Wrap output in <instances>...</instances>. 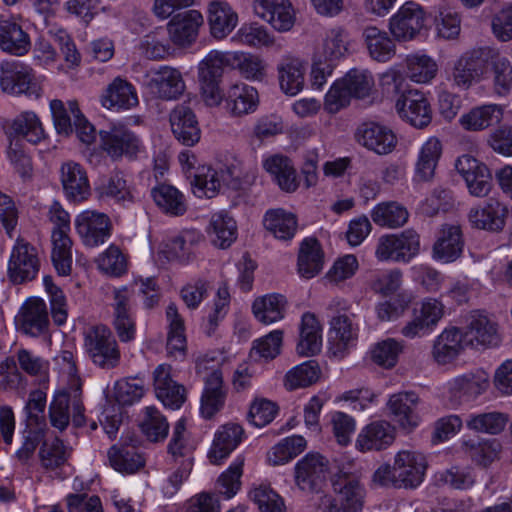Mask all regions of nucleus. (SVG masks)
I'll list each match as a JSON object with an SVG mask.
<instances>
[{"instance_id":"1","label":"nucleus","mask_w":512,"mask_h":512,"mask_svg":"<svg viewBox=\"0 0 512 512\" xmlns=\"http://www.w3.org/2000/svg\"><path fill=\"white\" fill-rule=\"evenodd\" d=\"M427 469L425 456L411 449L399 450L393 458V464L380 465L372 476L374 485L381 487L413 489L424 480Z\"/></svg>"},{"instance_id":"2","label":"nucleus","mask_w":512,"mask_h":512,"mask_svg":"<svg viewBox=\"0 0 512 512\" xmlns=\"http://www.w3.org/2000/svg\"><path fill=\"white\" fill-rule=\"evenodd\" d=\"M9 146L7 156L22 177L31 172V160L24 150L22 140L37 145L46 138L40 117L30 110L19 113L8 125Z\"/></svg>"},{"instance_id":"3","label":"nucleus","mask_w":512,"mask_h":512,"mask_svg":"<svg viewBox=\"0 0 512 512\" xmlns=\"http://www.w3.org/2000/svg\"><path fill=\"white\" fill-rule=\"evenodd\" d=\"M196 374L204 383L200 411L209 419L218 413L225 404L226 391L221 362L207 355L196 361Z\"/></svg>"},{"instance_id":"4","label":"nucleus","mask_w":512,"mask_h":512,"mask_svg":"<svg viewBox=\"0 0 512 512\" xmlns=\"http://www.w3.org/2000/svg\"><path fill=\"white\" fill-rule=\"evenodd\" d=\"M336 497L325 494L319 498L321 512H359L363 507L364 488L357 476L339 472L332 478Z\"/></svg>"},{"instance_id":"5","label":"nucleus","mask_w":512,"mask_h":512,"mask_svg":"<svg viewBox=\"0 0 512 512\" xmlns=\"http://www.w3.org/2000/svg\"><path fill=\"white\" fill-rule=\"evenodd\" d=\"M446 306L438 298L424 297L414 303L410 319L400 333L406 339L422 338L431 334L446 315Z\"/></svg>"},{"instance_id":"6","label":"nucleus","mask_w":512,"mask_h":512,"mask_svg":"<svg viewBox=\"0 0 512 512\" xmlns=\"http://www.w3.org/2000/svg\"><path fill=\"white\" fill-rule=\"evenodd\" d=\"M349 307L347 300L338 297L332 299L328 305V309L332 313H336L330 320L328 341L332 353L339 357L353 347L358 338V326L352 317L346 314Z\"/></svg>"},{"instance_id":"7","label":"nucleus","mask_w":512,"mask_h":512,"mask_svg":"<svg viewBox=\"0 0 512 512\" xmlns=\"http://www.w3.org/2000/svg\"><path fill=\"white\" fill-rule=\"evenodd\" d=\"M84 346L92 362L101 368H114L120 361L117 341L104 325L94 326L85 333Z\"/></svg>"},{"instance_id":"8","label":"nucleus","mask_w":512,"mask_h":512,"mask_svg":"<svg viewBox=\"0 0 512 512\" xmlns=\"http://www.w3.org/2000/svg\"><path fill=\"white\" fill-rule=\"evenodd\" d=\"M41 261L35 246L24 239H17L11 249L7 275L14 284L33 281L40 270Z\"/></svg>"},{"instance_id":"9","label":"nucleus","mask_w":512,"mask_h":512,"mask_svg":"<svg viewBox=\"0 0 512 512\" xmlns=\"http://www.w3.org/2000/svg\"><path fill=\"white\" fill-rule=\"evenodd\" d=\"M0 86L11 95L24 94L34 99L42 95V88L35 80L32 68L20 61L1 63Z\"/></svg>"},{"instance_id":"10","label":"nucleus","mask_w":512,"mask_h":512,"mask_svg":"<svg viewBox=\"0 0 512 512\" xmlns=\"http://www.w3.org/2000/svg\"><path fill=\"white\" fill-rule=\"evenodd\" d=\"M74 227L82 244L88 248H97L106 243L112 235L113 228L107 214L91 209L75 216Z\"/></svg>"},{"instance_id":"11","label":"nucleus","mask_w":512,"mask_h":512,"mask_svg":"<svg viewBox=\"0 0 512 512\" xmlns=\"http://www.w3.org/2000/svg\"><path fill=\"white\" fill-rule=\"evenodd\" d=\"M420 250L419 235L406 230L398 235L390 234L379 238L375 256L379 261L409 262Z\"/></svg>"},{"instance_id":"12","label":"nucleus","mask_w":512,"mask_h":512,"mask_svg":"<svg viewBox=\"0 0 512 512\" xmlns=\"http://www.w3.org/2000/svg\"><path fill=\"white\" fill-rule=\"evenodd\" d=\"M101 147L113 160L123 157L136 159L143 152V144L139 137L122 124L113 125L100 132Z\"/></svg>"},{"instance_id":"13","label":"nucleus","mask_w":512,"mask_h":512,"mask_svg":"<svg viewBox=\"0 0 512 512\" xmlns=\"http://www.w3.org/2000/svg\"><path fill=\"white\" fill-rule=\"evenodd\" d=\"M15 325L19 332L30 337L47 335L50 318L45 301L35 296L27 298L15 317Z\"/></svg>"},{"instance_id":"14","label":"nucleus","mask_w":512,"mask_h":512,"mask_svg":"<svg viewBox=\"0 0 512 512\" xmlns=\"http://www.w3.org/2000/svg\"><path fill=\"white\" fill-rule=\"evenodd\" d=\"M426 13L415 1H407L389 19V30L397 40L414 39L424 28Z\"/></svg>"},{"instance_id":"15","label":"nucleus","mask_w":512,"mask_h":512,"mask_svg":"<svg viewBox=\"0 0 512 512\" xmlns=\"http://www.w3.org/2000/svg\"><path fill=\"white\" fill-rule=\"evenodd\" d=\"M455 168L464 179L471 196L485 198L490 194L493 187L492 175L484 163L464 154L457 158Z\"/></svg>"},{"instance_id":"16","label":"nucleus","mask_w":512,"mask_h":512,"mask_svg":"<svg viewBox=\"0 0 512 512\" xmlns=\"http://www.w3.org/2000/svg\"><path fill=\"white\" fill-rule=\"evenodd\" d=\"M354 137L359 145L377 155L390 154L398 143L395 132L389 126L374 121L360 124Z\"/></svg>"},{"instance_id":"17","label":"nucleus","mask_w":512,"mask_h":512,"mask_svg":"<svg viewBox=\"0 0 512 512\" xmlns=\"http://www.w3.org/2000/svg\"><path fill=\"white\" fill-rule=\"evenodd\" d=\"M72 390V394L65 391L57 393L49 406L51 425L60 431L68 426L71 412L76 426H82L84 423V407L80 390Z\"/></svg>"},{"instance_id":"18","label":"nucleus","mask_w":512,"mask_h":512,"mask_svg":"<svg viewBox=\"0 0 512 512\" xmlns=\"http://www.w3.org/2000/svg\"><path fill=\"white\" fill-rule=\"evenodd\" d=\"M329 471L328 460L318 453H309L294 467L295 485L304 492H314L325 482Z\"/></svg>"},{"instance_id":"19","label":"nucleus","mask_w":512,"mask_h":512,"mask_svg":"<svg viewBox=\"0 0 512 512\" xmlns=\"http://www.w3.org/2000/svg\"><path fill=\"white\" fill-rule=\"evenodd\" d=\"M307 63L302 57L284 54L276 66L280 91L286 96H296L303 91L306 80Z\"/></svg>"},{"instance_id":"20","label":"nucleus","mask_w":512,"mask_h":512,"mask_svg":"<svg viewBox=\"0 0 512 512\" xmlns=\"http://www.w3.org/2000/svg\"><path fill=\"white\" fill-rule=\"evenodd\" d=\"M253 11L277 32L290 31L296 22V12L290 0H254Z\"/></svg>"},{"instance_id":"21","label":"nucleus","mask_w":512,"mask_h":512,"mask_svg":"<svg viewBox=\"0 0 512 512\" xmlns=\"http://www.w3.org/2000/svg\"><path fill=\"white\" fill-rule=\"evenodd\" d=\"M462 336L466 346L476 349L495 347L500 343L496 322L479 311L470 315Z\"/></svg>"},{"instance_id":"22","label":"nucleus","mask_w":512,"mask_h":512,"mask_svg":"<svg viewBox=\"0 0 512 512\" xmlns=\"http://www.w3.org/2000/svg\"><path fill=\"white\" fill-rule=\"evenodd\" d=\"M148 86L151 92L162 100H177L186 89L182 72L168 65L150 71Z\"/></svg>"},{"instance_id":"23","label":"nucleus","mask_w":512,"mask_h":512,"mask_svg":"<svg viewBox=\"0 0 512 512\" xmlns=\"http://www.w3.org/2000/svg\"><path fill=\"white\" fill-rule=\"evenodd\" d=\"M399 116L417 128L427 126L432 119V109L426 95L417 90L403 93L396 101Z\"/></svg>"},{"instance_id":"24","label":"nucleus","mask_w":512,"mask_h":512,"mask_svg":"<svg viewBox=\"0 0 512 512\" xmlns=\"http://www.w3.org/2000/svg\"><path fill=\"white\" fill-rule=\"evenodd\" d=\"M99 101L103 108L115 112L131 110L139 104L136 87L121 76L115 77L106 86Z\"/></svg>"},{"instance_id":"25","label":"nucleus","mask_w":512,"mask_h":512,"mask_svg":"<svg viewBox=\"0 0 512 512\" xmlns=\"http://www.w3.org/2000/svg\"><path fill=\"white\" fill-rule=\"evenodd\" d=\"M507 216L508 209L505 204L489 199L482 205L470 208L467 219L475 229L498 232L504 228Z\"/></svg>"},{"instance_id":"26","label":"nucleus","mask_w":512,"mask_h":512,"mask_svg":"<svg viewBox=\"0 0 512 512\" xmlns=\"http://www.w3.org/2000/svg\"><path fill=\"white\" fill-rule=\"evenodd\" d=\"M203 23L204 18L198 10L178 13L167 23L169 38L177 46H189L197 39Z\"/></svg>"},{"instance_id":"27","label":"nucleus","mask_w":512,"mask_h":512,"mask_svg":"<svg viewBox=\"0 0 512 512\" xmlns=\"http://www.w3.org/2000/svg\"><path fill=\"white\" fill-rule=\"evenodd\" d=\"M258 90L246 83H235L225 93V111L233 118L254 113L259 106Z\"/></svg>"},{"instance_id":"28","label":"nucleus","mask_w":512,"mask_h":512,"mask_svg":"<svg viewBox=\"0 0 512 512\" xmlns=\"http://www.w3.org/2000/svg\"><path fill=\"white\" fill-rule=\"evenodd\" d=\"M60 182L65 196L71 201L83 202L91 193L87 171L75 161L69 160L62 163Z\"/></svg>"},{"instance_id":"29","label":"nucleus","mask_w":512,"mask_h":512,"mask_svg":"<svg viewBox=\"0 0 512 512\" xmlns=\"http://www.w3.org/2000/svg\"><path fill=\"white\" fill-rule=\"evenodd\" d=\"M505 115V106L498 103H484L472 107L459 118L460 126L469 132H482L499 125Z\"/></svg>"},{"instance_id":"30","label":"nucleus","mask_w":512,"mask_h":512,"mask_svg":"<svg viewBox=\"0 0 512 512\" xmlns=\"http://www.w3.org/2000/svg\"><path fill=\"white\" fill-rule=\"evenodd\" d=\"M396 432L393 425L385 420H376L364 426L356 439L355 446L360 452L381 451L391 446Z\"/></svg>"},{"instance_id":"31","label":"nucleus","mask_w":512,"mask_h":512,"mask_svg":"<svg viewBox=\"0 0 512 512\" xmlns=\"http://www.w3.org/2000/svg\"><path fill=\"white\" fill-rule=\"evenodd\" d=\"M489 374L483 369H477L447 382V390L454 399L475 400L489 388Z\"/></svg>"},{"instance_id":"32","label":"nucleus","mask_w":512,"mask_h":512,"mask_svg":"<svg viewBox=\"0 0 512 512\" xmlns=\"http://www.w3.org/2000/svg\"><path fill=\"white\" fill-rule=\"evenodd\" d=\"M464 240L461 227L457 224L442 225L432 248V258L448 264L460 258Z\"/></svg>"},{"instance_id":"33","label":"nucleus","mask_w":512,"mask_h":512,"mask_svg":"<svg viewBox=\"0 0 512 512\" xmlns=\"http://www.w3.org/2000/svg\"><path fill=\"white\" fill-rule=\"evenodd\" d=\"M20 17L0 15V49L23 56L31 48V40L19 23Z\"/></svg>"},{"instance_id":"34","label":"nucleus","mask_w":512,"mask_h":512,"mask_svg":"<svg viewBox=\"0 0 512 512\" xmlns=\"http://www.w3.org/2000/svg\"><path fill=\"white\" fill-rule=\"evenodd\" d=\"M442 151V143L437 137H429L422 143L414 163V183H429L434 179Z\"/></svg>"},{"instance_id":"35","label":"nucleus","mask_w":512,"mask_h":512,"mask_svg":"<svg viewBox=\"0 0 512 512\" xmlns=\"http://www.w3.org/2000/svg\"><path fill=\"white\" fill-rule=\"evenodd\" d=\"M418 396L413 392H400L390 396L387 408L393 421L401 429L411 431L420 423L417 413Z\"/></svg>"},{"instance_id":"36","label":"nucleus","mask_w":512,"mask_h":512,"mask_svg":"<svg viewBox=\"0 0 512 512\" xmlns=\"http://www.w3.org/2000/svg\"><path fill=\"white\" fill-rule=\"evenodd\" d=\"M207 21L211 36L223 40L236 28L239 18L227 1L212 0L207 5Z\"/></svg>"},{"instance_id":"37","label":"nucleus","mask_w":512,"mask_h":512,"mask_svg":"<svg viewBox=\"0 0 512 512\" xmlns=\"http://www.w3.org/2000/svg\"><path fill=\"white\" fill-rule=\"evenodd\" d=\"M170 126L175 138L185 146H194L201 138V130L192 109L176 106L170 113Z\"/></svg>"},{"instance_id":"38","label":"nucleus","mask_w":512,"mask_h":512,"mask_svg":"<svg viewBox=\"0 0 512 512\" xmlns=\"http://www.w3.org/2000/svg\"><path fill=\"white\" fill-rule=\"evenodd\" d=\"M97 191L101 198H109L117 204L127 206L136 202L139 193L130 175L116 171L104 181Z\"/></svg>"},{"instance_id":"39","label":"nucleus","mask_w":512,"mask_h":512,"mask_svg":"<svg viewBox=\"0 0 512 512\" xmlns=\"http://www.w3.org/2000/svg\"><path fill=\"white\" fill-rule=\"evenodd\" d=\"M244 429L238 423H227L219 427L213 439L208 457L210 462L218 465L226 459L242 442Z\"/></svg>"},{"instance_id":"40","label":"nucleus","mask_w":512,"mask_h":512,"mask_svg":"<svg viewBox=\"0 0 512 512\" xmlns=\"http://www.w3.org/2000/svg\"><path fill=\"white\" fill-rule=\"evenodd\" d=\"M466 347L462 332L456 328L444 329L433 341L431 356L439 365H447L458 358Z\"/></svg>"},{"instance_id":"41","label":"nucleus","mask_w":512,"mask_h":512,"mask_svg":"<svg viewBox=\"0 0 512 512\" xmlns=\"http://www.w3.org/2000/svg\"><path fill=\"white\" fill-rule=\"evenodd\" d=\"M485 68L481 52L472 50L461 55L455 62L452 79L460 89H468L480 79Z\"/></svg>"},{"instance_id":"42","label":"nucleus","mask_w":512,"mask_h":512,"mask_svg":"<svg viewBox=\"0 0 512 512\" xmlns=\"http://www.w3.org/2000/svg\"><path fill=\"white\" fill-rule=\"evenodd\" d=\"M237 224L226 211H218L210 217L206 233L212 244L221 249L228 248L237 239Z\"/></svg>"},{"instance_id":"43","label":"nucleus","mask_w":512,"mask_h":512,"mask_svg":"<svg viewBox=\"0 0 512 512\" xmlns=\"http://www.w3.org/2000/svg\"><path fill=\"white\" fill-rule=\"evenodd\" d=\"M462 449L478 466L488 467L500 458L502 444L497 439H463Z\"/></svg>"},{"instance_id":"44","label":"nucleus","mask_w":512,"mask_h":512,"mask_svg":"<svg viewBox=\"0 0 512 512\" xmlns=\"http://www.w3.org/2000/svg\"><path fill=\"white\" fill-rule=\"evenodd\" d=\"M349 49L348 31L344 27L333 26L325 30L320 49L315 55L322 56L325 61H335L345 57Z\"/></svg>"},{"instance_id":"45","label":"nucleus","mask_w":512,"mask_h":512,"mask_svg":"<svg viewBox=\"0 0 512 512\" xmlns=\"http://www.w3.org/2000/svg\"><path fill=\"white\" fill-rule=\"evenodd\" d=\"M404 65L407 78L416 84H430L439 70L436 60L422 52L407 55Z\"/></svg>"},{"instance_id":"46","label":"nucleus","mask_w":512,"mask_h":512,"mask_svg":"<svg viewBox=\"0 0 512 512\" xmlns=\"http://www.w3.org/2000/svg\"><path fill=\"white\" fill-rule=\"evenodd\" d=\"M268 63L258 54L234 51L233 69L249 82H263L268 77Z\"/></svg>"},{"instance_id":"47","label":"nucleus","mask_w":512,"mask_h":512,"mask_svg":"<svg viewBox=\"0 0 512 512\" xmlns=\"http://www.w3.org/2000/svg\"><path fill=\"white\" fill-rule=\"evenodd\" d=\"M322 347V327L316 316L312 313H305L301 319L300 339L296 351L301 356H313Z\"/></svg>"},{"instance_id":"48","label":"nucleus","mask_w":512,"mask_h":512,"mask_svg":"<svg viewBox=\"0 0 512 512\" xmlns=\"http://www.w3.org/2000/svg\"><path fill=\"white\" fill-rule=\"evenodd\" d=\"M287 301L281 294H267L258 297L252 304V312L255 319L270 325L284 318Z\"/></svg>"},{"instance_id":"49","label":"nucleus","mask_w":512,"mask_h":512,"mask_svg":"<svg viewBox=\"0 0 512 512\" xmlns=\"http://www.w3.org/2000/svg\"><path fill=\"white\" fill-rule=\"evenodd\" d=\"M365 45L372 59L387 62L396 52V46L387 32L376 26H367L362 33Z\"/></svg>"},{"instance_id":"50","label":"nucleus","mask_w":512,"mask_h":512,"mask_svg":"<svg viewBox=\"0 0 512 512\" xmlns=\"http://www.w3.org/2000/svg\"><path fill=\"white\" fill-rule=\"evenodd\" d=\"M166 316L169 322L166 344L167 353L175 359H183L187 349L184 321L174 304H170L167 307Z\"/></svg>"},{"instance_id":"51","label":"nucleus","mask_w":512,"mask_h":512,"mask_svg":"<svg viewBox=\"0 0 512 512\" xmlns=\"http://www.w3.org/2000/svg\"><path fill=\"white\" fill-rule=\"evenodd\" d=\"M323 269V252L315 238H305L298 254V273L301 277L311 279Z\"/></svg>"},{"instance_id":"52","label":"nucleus","mask_w":512,"mask_h":512,"mask_svg":"<svg viewBox=\"0 0 512 512\" xmlns=\"http://www.w3.org/2000/svg\"><path fill=\"white\" fill-rule=\"evenodd\" d=\"M224 185L226 186V179L223 166L218 168L203 166L194 176L192 189L194 195L199 198H213Z\"/></svg>"},{"instance_id":"53","label":"nucleus","mask_w":512,"mask_h":512,"mask_svg":"<svg viewBox=\"0 0 512 512\" xmlns=\"http://www.w3.org/2000/svg\"><path fill=\"white\" fill-rule=\"evenodd\" d=\"M234 44L250 48H270L275 44V37L258 22L243 23L231 37Z\"/></svg>"},{"instance_id":"54","label":"nucleus","mask_w":512,"mask_h":512,"mask_svg":"<svg viewBox=\"0 0 512 512\" xmlns=\"http://www.w3.org/2000/svg\"><path fill=\"white\" fill-rule=\"evenodd\" d=\"M201 240L202 235L199 231L194 229L183 230L178 235L167 240L161 252L169 260L186 261Z\"/></svg>"},{"instance_id":"55","label":"nucleus","mask_w":512,"mask_h":512,"mask_svg":"<svg viewBox=\"0 0 512 512\" xmlns=\"http://www.w3.org/2000/svg\"><path fill=\"white\" fill-rule=\"evenodd\" d=\"M265 228L279 240L292 239L297 231V218L282 208L268 210L263 219Z\"/></svg>"},{"instance_id":"56","label":"nucleus","mask_w":512,"mask_h":512,"mask_svg":"<svg viewBox=\"0 0 512 512\" xmlns=\"http://www.w3.org/2000/svg\"><path fill=\"white\" fill-rule=\"evenodd\" d=\"M195 448L196 443L186 430L185 420L179 419L173 428L172 437L168 444L169 461L194 463L193 453Z\"/></svg>"},{"instance_id":"57","label":"nucleus","mask_w":512,"mask_h":512,"mask_svg":"<svg viewBox=\"0 0 512 512\" xmlns=\"http://www.w3.org/2000/svg\"><path fill=\"white\" fill-rule=\"evenodd\" d=\"M156 206L170 216H181L187 211L185 196L177 188L167 184L156 186L151 191Z\"/></svg>"},{"instance_id":"58","label":"nucleus","mask_w":512,"mask_h":512,"mask_svg":"<svg viewBox=\"0 0 512 512\" xmlns=\"http://www.w3.org/2000/svg\"><path fill=\"white\" fill-rule=\"evenodd\" d=\"M70 232L51 231V260L59 275L67 276L72 270L73 241Z\"/></svg>"},{"instance_id":"59","label":"nucleus","mask_w":512,"mask_h":512,"mask_svg":"<svg viewBox=\"0 0 512 512\" xmlns=\"http://www.w3.org/2000/svg\"><path fill=\"white\" fill-rule=\"evenodd\" d=\"M70 453L63 442L55 438L52 441H45L39 449V460L41 467L49 473L59 475V471L66 465Z\"/></svg>"},{"instance_id":"60","label":"nucleus","mask_w":512,"mask_h":512,"mask_svg":"<svg viewBox=\"0 0 512 512\" xmlns=\"http://www.w3.org/2000/svg\"><path fill=\"white\" fill-rule=\"evenodd\" d=\"M372 221L381 227L398 228L403 226L409 217L407 209L398 202H382L371 210Z\"/></svg>"},{"instance_id":"61","label":"nucleus","mask_w":512,"mask_h":512,"mask_svg":"<svg viewBox=\"0 0 512 512\" xmlns=\"http://www.w3.org/2000/svg\"><path fill=\"white\" fill-rule=\"evenodd\" d=\"M508 415L498 411L472 413L468 415L465 425L467 429L483 434L497 435L506 427Z\"/></svg>"},{"instance_id":"62","label":"nucleus","mask_w":512,"mask_h":512,"mask_svg":"<svg viewBox=\"0 0 512 512\" xmlns=\"http://www.w3.org/2000/svg\"><path fill=\"white\" fill-rule=\"evenodd\" d=\"M404 350V342L395 338H386L375 343L369 350L370 359L384 368H392Z\"/></svg>"},{"instance_id":"63","label":"nucleus","mask_w":512,"mask_h":512,"mask_svg":"<svg viewBox=\"0 0 512 512\" xmlns=\"http://www.w3.org/2000/svg\"><path fill=\"white\" fill-rule=\"evenodd\" d=\"M110 465L118 472L132 474L145 464L144 458L133 447L112 446L108 451Z\"/></svg>"},{"instance_id":"64","label":"nucleus","mask_w":512,"mask_h":512,"mask_svg":"<svg viewBox=\"0 0 512 512\" xmlns=\"http://www.w3.org/2000/svg\"><path fill=\"white\" fill-rule=\"evenodd\" d=\"M321 375L319 365L309 360L290 369L284 379V385L288 390L305 388L316 383Z\"/></svg>"}]
</instances>
